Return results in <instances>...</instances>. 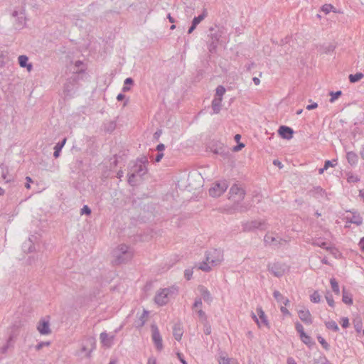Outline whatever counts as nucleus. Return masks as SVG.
Listing matches in <instances>:
<instances>
[{"instance_id": "obj_46", "label": "nucleus", "mask_w": 364, "mask_h": 364, "mask_svg": "<svg viewBox=\"0 0 364 364\" xmlns=\"http://www.w3.org/2000/svg\"><path fill=\"white\" fill-rule=\"evenodd\" d=\"M164 156V154L163 153H160L157 156H156V162H159L162 158Z\"/></svg>"}, {"instance_id": "obj_17", "label": "nucleus", "mask_w": 364, "mask_h": 364, "mask_svg": "<svg viewBox=\"0 0 364 364\" xmlns=\"http://www.w3.org/2000/svg\"><path fill=\"white\" fill-rule=\"evenodd\" d=\"M199 291L203 299L207 302H210L211 296L210 292L204 287H200Z\"/></svg>"}, {"instance_id": "obj_6", "label": "nucleus", "mask_w": 364, "mask_h": 364, "mask_svg": "<svg viewBox=\"0 0 364 364\" xmlns=\"http://www.w3.org/2000/svg\"><path fill=\"white\" fill-rule=\"evenodd\" d=\"M49 318H42L37 326V329L41 334H49L50 333V326H49Z\"/></svg>"}, {"instance_id": "obj_32", "label": "nucleus", "mask_w": 364, "mask_h": 364, "mask_svg": "<svg viewBox=\"0 0 364 364\" xmlns=\"http://www.w3.org/2000/svg\"><path fill=\"white\" fill-rule=\"evenodd\" d=\"M341 94H342L341 91H337L336 92H331L330 93V95L331 97L330 99V102H333L341 95Z\"/></svg>"}, {"instance_id": "obj_10", "label": "nucleus", "mask_w": 364, "mask_h": 364, "mask_svg": "<svg viewBox=\"0 0 364 364\" xmlns=\"http://www.w3.org/2000/svg\"><path fill=\"white\" fill-rule=\"evenodd\" d=\"M269 269L277 277L282 275L284 272V267L277 263H273L270 264Z\"/></svg>"}, {"instance_id": "obj_43", "label": "nucleus", "mask_w": 364, "mask_h": 364, "mask_svg": "<svg viewBox=\"0 0 364 364\" xmlns=\"http://www.w3.org/2000/svg\"><path fill=\"white\" fill-rule=\"evenodd\" d=\"M90 209L88 208V206L85 205L82 209V213H86L89 215L90 213Z\"/></svg>"}, {"instance_id": "obj_11", "label": "nucleus", "mask_w": 364, "mask_h": 364, "mask_svg": "<svg viewBox=\"0 0 364 364\" xmlns=\"http://www.w3.org/2000/svg\"><path fill=\"white\" fill-rule=\"evenodd\" d=\"M100 338L101 343L104 346H105L107 347H110L112 344V342L114 340V336H109L107 333L103 332L100 334Z\"/></svg>"}, {"instance_id": "obj_22", "label": "nucleus", "mask_w": 364, "mask_h": 364, "mask_svg": "<svg viewBox=\"0 0 364 364\" xmlns=\"http://www.w3.org/2000/svg\"><path fill=\"white\" fill-rule=\"evenodd\" d=\"M364 77L363 74L361 73H357L354 75H349V80L350 82L354 83L356 82L360 81L361 79H363Z\"/></svg>"}, {"instance_id": "obj_8", "label": "nucleus", "mask_w": 364, "mask_h": 364, "mask_svg": "<svg viewBox=\"0 0 364 364\" xmlns=\"http://www.w3.org/2000/svg\"><path fill=\"white\" fill-rule=\"evenodd\" d=\"M279 134L284 139H290L293 137V130L291 128L286 126H282L278 130Z\"/></svg>"}, {"instance_id": "obj_15", "label": "nucleus", "mask_w": 364, "mask_h": 364, "mask_svg": "<svg viewBox=\"0 0 364 364\" xmlns=\"http://www.w3.org/2000/svg\"><path fill=\"white\" fill-rule=\"evenodd\" d=\"M342 301L343 303L348 305H351L353 304L352 295L348 291H346L344 289L343 290V297Z\"/></svg>"}, {"instance_id": "obj_26", "label": "nucleus", "mask_w": 364, "mask_h": 364, "mask_svg": "<svg viewBox=\"0 0 364 364\" xmlns=\"http://www.w3.org/2000/svg\"><path fill=\"white\" fill-rule=\"evenodd\" d=\"M173 336L177 341H180L183 336V331L179 326H175L173 328Z\"/></svg>"}, {"instance_id": "obj_49", "label": "nucleus", "mask_w": 364, "mask_h": 364, "mask_svg": "<svg viewBox=\"0 0 364 364\" xmlns=\"http://www.w3.org/2000/svg\"><path fill=\"white\" fill-rule=\"evenodd\" d=\"M287 363L288 364H297L295 361V360L292 358H289L288 360H287Z\"/></svg>"}, {"instance_id": "obj_55", "label": "nucleus", "mask_w": 364, "mask_h": 364, "mask_svg": "<svg viewBox=\"0 0 364 364\" xmlns=\"http://www.w3.org/2000/svg\"><path fill=\"white\" fill-rule=\"evenodd\" d=\"M240 138H241V136L240 134H236L235 136V140L237 141V142H239V141L240 140Z\"/></svg>"}, {"instance_id": "obj_57", "label": "nucleus", "mask_w": 364, "mask_h": 364, "mask_svg": "<svg viewBox=\"0 0 364 364\" xmlns=\"http://www.w3.org/2000/svg\"><path fill=\"white\" fill-rule=\"evenodd\" d=\"M326 170H327V169L324 168V167H323V168L319 169L318 172L320 174H322V173H323L324 171H326Z\"/></svg>"}, {"instance_id": "obj_12", "label": "nucleus", "mask_w": 364, "mask_h": 364, "mask_svg": "<svg viewBox=\"0 0 364 364\" xmlns=\"http://www.w3.org/2000/svg\"><path fill=\"white\" fill-rule=\"evenodd\" d=\"M244 191L242 189L238 188L237 186H233L230 189V198H232V200H237L235 196H237L238 199H242L244 198Z\"/></svg>"}, {"instance_id": "obj_30", "label": "nucleus", "mask_w": 364, "mask_h": 364, "mask_svg": "<svg viewBox=\"0 0 364 364\" xmlns=\"http://www.w3.org/2000/svg\"><path fill=\"white\" fill-rule=\"evenodd\" d=\"M326 326L328 328L331 329L334 331H338L339 330V328L337 325V323L335 321H329L326 323Z\"/></svg>"}, {"instance_id": "obj_58", "label": "nucleus", "mask_w": 364, "mask_h": 364, "mask_svg": "<svg viewBox=\"0 0 364 364\" xmlns=\"http://www.w3.org/2000/svg\"><path fill=\"white\" fill-rule=\"evenodd\" d=\"M360 154H361V157L362 159L364 160V146L363 147L362 149V151L360 152Z\"/></svg>"}, {"instance_id": "obj_37", "label": "nucleus", "mask_w": 364, "mask_h": 364, "mask_svg": "<svg viewBox=\"0 0 364 364\" xmlns=\"http://www.w3.org/2000/svg\"><path fill=\"white\" fill-rule=\"evenodd\" d=\"M340 323L343 328H347L349 326V320L348 318L343 317L341 319Z\"/></svg>"}, {"instance_id": "obj_29", "label": "nucleus", "mask_w": 364, "mask_h": 364, "mask_svg": "<svg viewBox=\"0 0 364 364\" xmlns=\"http://www.w3.org/2000/svg\"><path fill=\"white\" fill-rule=\"evenodd\" d=\"M347 181L348 183H356L359 181V178L357 175H355L352 173H348L347 174Z\"/></svg>"}, {"instance_id": "obj_2", "label": "nucleus", "mask_w": 364, "mask_h": 364, "mask_svg": "<svg viewBox=\"0 0 364 364\" xmlns=\"http://www.w3.org/2000/svg\"><path fill=\"white\" fill-rule=\"evenodd\" d=\"M174 293L173 289H163L158 291L155 296V302L159 305L163 306L167 304L169 298Z\"/></svg>"}, {"instance_id": "obj_45", "label": "nucleus", "mask_w": 364, "mask_h": 364, "mask_svg": "<svg viewBox=\"0 0 364 364\" xmlns=\"http://www.w3.org/2000/svg\"><path fill=\"white\" fill-rule=\"evenodd\" d=\"M165 149V146L164 144H159L157 147H156V149L159 151H164Z\"/></svg>"}, {"instance_id": "obj_44", "label": "nucleus", "mask_w": 364, "mask_h": 364, "mask_svg": "<svg viewBox=\"0 0 364 364\" xmlns=\"http://www.w3.org/2000/svg\"><path fill=\"white\" fill-rule=\"evenodd\" d=\"M359 246L361 249V250L364 252V237H363L360 242H359Z\"/></svg>"}, {"instance_id": "obj_39", "label": "nucleus", "mask_w": 364, "mask_h": 364, "mask_svg": "<svg viewBox=\"0 0 364 364\" xmlns=\"http://www.w3.org/2000/svg\"><path fill=\"white\" fill-rule=\"evenodd\" d=\"M280 310H281L282 313L284 315H287V316H289V315H290V312H289V310L286 308V306H284V304H281Z\"/></svg>"}, {"instance_id": "obj_38", "label": "nucleus", "mask_w": 364, "mask_h": 364, "mask_svg": "<svg viewBox=\"0 0 364 364\" xmlns=\"http://www.w3.org/2000/svg\"><path fill=\"white\" fill-rule=\"evenodd\" d=\"M185 277L186 279L189 280L192 277L193 270L192 269H186L184 273Z\"/></svg>"}, {"instance_id": "obj_3", "label": "nucleus", "mask_w": 364, "mask_h": 364, "mask_svg": "<svg viewBox=\"0 0 364 364\" xmlns=\"http://www.w3.org/2000/svg\"><path fill=\"white\" fill-rule=\"evenodd\" d=\"M228 188L225 182L216 183L209 190V194L213 197H218L222 195Z\"/></svg>"}, {"instance_id": "obj_13", "label": "nucleus", "mask_w": 364, "mask_h": 364, "mask_svg": "<svg viewBox=\"0 0 364 364\" xmlns=\"http://www.w3.org/2000/svg\"><path fill=\"white\" fill-rule=\"evenodd\" d=\"M274 297L280 304L287 306L289 304V300L287 298L283 296L282 294L277 291L274 292Z\"/></svg>"}, {"instance_id": "obj_33", "label": "nucleus", "mask_w": 364, "mask_h": 364, "mask_svg": "<svg viewBox=\"0 0 364 364\" xmlns=\"http://www.w3.org/2000/svg\"><path fill=\"white\" fill-rule=\"evenodd\" d=\"M325 297H326L328 304L331 307H334L335 302H334L332 295L327 294Z\"/></svg>"}, {"instance_id": "obj_7", "label": "nucleus", "mask_w": 364, "mask_h": 364, "mask_svg": "<svg viewBox=\"0 0 364 364\" xmlns=\"http://www.w3.org/2000/svg\"><path fill=\"white\" fill-rule=\"evenodd\" d=\"M299 318L306 324L312 323V316L310 311L306 309H301L298 311Z\"/></svg>"}, {"instance_id": "obj_31", "label": "nucleus", "mask_w": 364, "mask_h": 364, "mask_svg": "<svg viewBox=\"0 0 364 364\" xmlns=\"http://www.w3.org/2000/svg\"><path fill=\"white\" fill-rule=\"evenodd\" d=\"M133 84V80L132 78L129 77V78H127L125 80H124V85L123 87V91L124 92H127V91H129L130 90V87H128V85H131Z\"/></svg>"}, {"instance_id": "obj_25", "label": "nucleus", "mask_w": 364, "mask_h": 364, "mask_svg": "<svg viewBox=\"0 0 364 364\" xmlns=\"http://www.w3.org/2000/svg\"><path fill=\"white\" fill-rule=\"evenodd\" d=\"M66 143V139H64L62 141L61 144H57L55 146V151H54V156L55 158H58L60 155V152L62 149V148L63 147V146L65 145V144Z\"/></svg>"}, {"instance_id": "obj_60", "label": "nucleus", "mask_w": 364, "mask_h": 364, "mask_svg": "<svg viewBox=\"0 0 364 364\" xmlns=\"http://www.w3.org/2000/svg\"><path fill=\"white\" fill-rule=\"evenodd\" d=\"M26 180H27V181H28V183L32 182L31 178L30 177H28V176H27V177H26Z\"/></svg>"}, {"instance_id": "obj_51", "label": "nucleus", "mask_w": 364, "mask_h": 364, "mask_svg": "<svg viewBox=\"0 0 364 364\" xmlns=\"http://www.w3.org/2000/svg\"><path fill=\"white\" fill-rule=\"evenodd\" d=\"M49 345V343H40L37 346V349H41L43 346H48Z\"/></svg>"}, {"instance_id": "obj_19", "label": "nucleus", "mask_w": 364, "mask_h": 364, "mask_svg": "<svg viewBox=\"0 0 364 364\" xmlns=\"http://www.w3.org/2000/svg\"><path fill=\"white\" fill-rule=\"evenodd\" d=\"M321 296L318 291H314V292L310 295V301L312 303L317 304L321 301Z\"/></svg>"}, {"instance_id": "obj_36", "label": "nucleus", "mask_w": 364, "mask_h": 364, "mask_svg": "<svg viewBox=\"0 0 364 364\" xmlns=\"http://www.w3.org/2000/svg\"><path fill=\"white\" fill-rule=\"evenodd\" d=\"M318 342L321 343V345L323 346V348H324L325 349H328V343L325 341V339L321 336H318Z\"/></svg>"}, {"instance_id": "obj_1", "label": "nucleus", "mask_w": 364, "mask_h": 364, "mask_svg": "<svg viewBox=\"0 0 364 364\" xmlns=\"http://www.w3.org/2000/svg\"><path fill=\"white\" fill-rule=\"evenodd\" d=\"M223 259L222 251L212 250L207 252L205 261L200 263L198 268L204 272L210 271L213 267L218 265Z\"/></svg>"}, {"instance_id": "obj_4", "label": "nucleus", "mask_w": 364, "mask_h": 364, "mask_svg": "<svg viewBox=\"0 0 364 364\" xmlns=\"http://www.w3.org/2000/svg\"><path fill=\"white\" fill-rule=\"evenodd\" d=\"M257 313L258 317L253 314L252 318L255 320V321L257 323L258 326L259 328L262 326H269L268 320L267 318V316L265 315L264 311L262 309V308H257Z\"/></svg>"}, {"instance_id": "obj_23", "label": "nucleus", "mask_w": 364, "mask_h": 364, "mask_svg": "<svg viewBox=\"0 0 364 364\" xmlns=\"http://www.w3.org/2000/svg\"><path fill=\"white\" fill-rule=\"evenodd\" d=\"M299 338L301 341L307 346H311L313 344L311 338L306 333L300 335Z\"/></svg>"}, {"instance_id": "obj_54", "label": "nucleus", "mask_w": 364, "mask_h": 364, "mask_svg": "<svg viewBox=\"0 0 364 364\" xmlns=\"http://www.w3.org/2000/svg\"><path fill=\"white\" fill-rule=\"evenodd\" d=\"M196 26H194V24L192 25V26L188 30V33H191L193 30L196 28Z\"/></svg>"}, {"instance_id": "obj_35", "label": "nucleus", "mask_w": 364, "mask_h": 364, "mask_svg": "<svg viewBox=\"0 0 364 364\" xmlns=\"http://www.w3.org/2000/svg\"><path fill=\"white\" fill-rule=\"evenodd\" d=\"M205 16V15L203 14L197 17H195L193 20V24H194V26H197L199 23H200V21H202L204 19Z\"/></svg>"}, {"instance_id": "obj_24", "label": "nucleus", "mask_w": 364, "mask_h": 364, "mask_svg": "<svg viewBox=\"0 0 364 364\" xmlns=\"http://www.w3.org/2000/svg\"><path fill=\"white\" fill-rule=\"evenodd\" d=\"M9 170L6 167L0 165V179L2 178L4 180H6V181H9L8 179Z\"/></svg>"}, {"instance_id": "obj_40", "label": "nucleus", "mask_w": 364, "mask_h": 364, "mask_svg": "<svg viewBox=\"0 0 364 364\" xmlns=\"http://www.w3.org/2000/svg\"><path fill=\"white\" fill-rule=\"evenodd\" d=\"M336 164H333L331 161H326L325 164H324V168L328 169L329 167H334L336 166Z\"/></svg>"}, {"instance_id": "obj_41", "label": "nucleus", "mask_w": 364, "mask_h": 364, "mask_svg": "<svg viewBox=\"0 0 364 364\" xmlns=\"http://www.w3.org/2000/svg\"><path fill=\"white\" fill-rule=\"evenodd\" d=\"M244 147H245V144L243 143H239V144L237 146H235L233 148V151H240Z\"/></svg>"}, {"instance_id": "obj_20", "label": "nucleus", "mask_w": 364, "mask_h": 364, "mask_svg": "<svg viewBox=\"0 0 364 364\" xmlns=\"http://www.w3.org/2000/svg\"><path fill=\"white\" fill-rule=\"evenodd\" d=\"M222 100V99L218 97H215L213 100L212 107L215 113H218L219 112Z\"/></svg>"}, {"instance_id": "obj_16", "label": "nucleus", "mask_w": 364, "mask_h": 364, "mask_svg": "<svg viewBox=\"0 0 364 364\" xmlns=\"http://www.w3.org/2000/svg\"><path fill=\"white\" fill-rule=\"evenodd\" d=\"M28 58L26 55H20L18 58V62L21 67H27V69L28 71H31V65L27 64L28 63Z\"/></svg>"}, {"instance_id": "obj_9", "label": "nucleus", "mask_w": 364, "mask_h": 364, "mask_svg": "<svg viewBox=\"0 0 364 364\" xmlns=\"http://www.w3.org/2000/svg\"><path fill=\"white\" fill-rule=\"evenodd\" d=\"M193 309L196 312L200 318L205 320L206 318L205 312L202 310V301L200 299H196L194 302Z\"/></svg>"}, {"instance_id": "obj_63", "label": "nucleus", "mask_w": 364, "mask_h": 364, "mask_svg": "<svg viewBox=\"0 0 364 364\" xmlns=\"http://www.w3.org/2000/svg\"><path fill=\"white\" fill-rule=\"evenodd\" d=\"M269 239H270V237H269V236H266V237H265V240H266L267 242H268Z\"/></svg>"}, {"instance_id": "obj_62", "label": "nucleus", "mask_w": 364, "mask_h": 364, "mask_svg": "<svg viewBox=\"0 0 364 364\" xmlns=\"http://www.w3.org/2000/svg\"><path fill=\"white\" fill-rule=\"evenodd\" d=\"M26 188H28V189H29V188H31V186H30V183H28L26 185Z\"/></svg>"}, {"instance_id": "obj_28", "label": "nucleus", "mask_w": 364, "mask_h": 364, "mask_svg": "<svg viewBox=\"0 0 364 364\" xmlns=\"http://www.w3.org/2000/svg\"><path fill=\"white\" fill-rule=\"evenodd\" d=\"M330 284H331V288H332L333 291L336 294H339V293H340V289H339L338 284V282H336V280L334 278H331V279H330Z\"/></svg>"}, {"instance_id": "obj_48", "label": "nucleus", "mask_w": 364, "mask_h": 364, "mask_svg": "<svg viewBox=\"0 0 364 364\" xmlns=\"http://www.w3.org/2000/svg\"><path fill=\"white\" fill-rule=\"evenodd\" d=\"M252 80L256 85H259L260 84V80L257 77H253Z\"/></svg>"}, {"instance_id": "obj_64", "label": "nucleus", "mask_w": 364, "mask_h": 364, "mask_svg": "<svg viewBox=\"0 0 364 364\" xmlns=\"http://www.w3.org/2000/svg\"><path fill=\"white\" fill-rule=\"evenodd\" d=\"M331 249V251L334 253V252H336V250H335L334 248H330Z\"/></svg>"}, {"instance_id": "obj_21", "label": "nucleus", "mask_w": 364, "mask_h": 364, "mask_svg": "<svg viewBox=\"0 0 364 364\" xmlns=\"http://www.w3.org/2000/svg\"><path fill=\"white\" fill-rule=\"evenodd\" d=\"M321 11L325 13L326 14H329L330 12L333 11L334 13H336L337 11L336 9V8L332 5V4H324L322 7H321Z\"/></svg>"}, {"instance_id": "obj_52", "label": "nucleus", "mask_w": 364, "mask_h": 364, "mask_svg": "<svg viewBox=\"0 0 364 364\" xmlns=\"http://www.w3.org/2000/svg\"><path fill=\"white\" fill-rule=\"evenodd\" d=\"M359 196L364 200V189L360 191Z\"/></svg>"}, {"instance_id": "obj_18", "label": "nucleus", "mask_w": 364, "mask_h": 364, "mask_svg": "<svg viewBox=\"0 0 364 364\" xmlns=\"http://www.w3.org/2000/svg\"><path fill=\"white\" fill-rule=\"evenodd\" d=\"M346 157H347L348 161L350 164L354 165L357 163L358 156L355 153H354L353 151L348 152Z\"/></svg>"}, {"instance_id": "obj_50", "label": "nucleus", "mask_w": 364, "mask_h": 364, "mask_svg": "<svg viewBox=\"0 0 364 364\" xmlns=\"http://www.w3.org/2000/svg\"><path fill=\"white\" fill-rule=\"evenodd\" d=\"M147 364H156V360L154 358H149Z\"/></svg>"}, {"instance_id": "obj_42", "label": "nucleus", "mask_w": 364, "mask_h": 364, "mask_svg": "<svg viewBox=\"0 0 364 364\" xmlns=\"http://www.w3.org/2000/svg\"><path fill=\"white\" fill-rule=\"evenodd\" d=\"M317 107H318V104L316 102H314L311 105H307L306 109L308 110H311V109L317 108Z\"/></svg>"}, {"instance_id": "obj_27", "label": "nucleus", "mask_w": 364, "mask_h": 364, "mask_svg": "<svg viewBox=\"0 0 364 364\" xmlns=\"http://www.w3.org/2000/svg\"><path fill=\"white\" fill-rule=\"evenodd\" d=\"M225 91H226L225 88L223 86H221V85L218 86L215 90V97H218V98L223 100V97L224 94L225 93Z\"/></svg>"}, {"instance_id": "obj_5", "label": "nucleus", "mask_w": 364, "mask_h": 364, "mask_svg": "<svg viewBox=\"0 0 364 364\" xmlns=\"http://www.w3.org/2000/svg\"><path fill=\"white\" fill-rule=\"evenodd\" d=\"M151 337L157 350H161L163 348L162 338L156 326H151Z\"/></svg>"}, {"instance_id": "obj_34", "label": "nucleus", "mask_w": 364, "mask_h": 364, "mask_svg": "<svg viewBox=\"0 0 364 364\" xmlns=\"http://www.w3.org/2000/svg\"><path fill=\"white\" fill-rule=\"evenodd\" d=\"M295 328L296 331L299 333V336L305 333L303 326L299 322H296L295 323Z\"/></svg>"}, {"instance_id": "obj_56", "label": "nucleus", "mask_w": 364, "mask_h": 364, "mask_svg": "<svg viewBox=\"0 0 364 364\" xmlns=\"http://www.w3.org/2000/svg\"><path fill=\"white\" fill-rule=\"evenodd\" d=\"M168 18L171 23H174L175 21H174L173 18L171 17V16L170 14L168 15Z\"/></svg>"}, {"instance_id": "obj_61", "label": "nucleus", "mask_w": 364, "mask_h": 364, "mask_svg": "<svg viewBox=\"0 0 364 364\" xmlns=\"http://www.w3.org/2000/svg\"><path fill=\"white\" fill-rule=\"evenodd\" d=\"M134 177V175H132V176H130L129 178V182L131 183L132 182V178Z\"/></svg>"}, {"instance_id": "obj_59", "label": "nucleus", "mask_w": 364, "mask_h": 364, "mask_svg": "<svg viewBox=\"0 0 364 364\" xmlns=\"http://www.w3.org/2000/svg\"><path fill=\"white\" fill-rule=\"evenodd\" d=\"M4 194V190L0 187V196H2Z\"/></svg>"}, {"instance_id": "obj_53", "label": "nucleus", "mask_w": 364, "mask_h": 364, "mask_svg": "<svg viewBox=\"0 0 364 364\" xmlns=\"http://www.w3.org/2000/svg\"><path fill=\"white\" fill-rule=\"evenodd\" d=\"M124 98V95L122 94H119L117 97L118 100H122Z\"/></svg>"}, {"instance_id": "obj_14", "label": "nucleus", "mask_w": 364, "mask_h": 364, "mask_svg": "<svg viewBox=\"0 0 364 364\" xmlns=\"http://www.w3.org/2000/svg\"><path fill=\"white\" fill-rule=\"evenodd\" d=\"M219 364H239L237 360L227 356H220L218 359Z\"/></svg>"}, {"instance_id": "obj_47", "label": "nucleus", "mask_w": 364, "mask_h": 364, "mask_svg": "<svg viewBox=\"0 0 364 364\" xmlns=\"http://www.w3.org/2000/svg\"><path fill=\"white\" fill-rule=\"evenodd\" d=\"M177 356L183 364H187L186 361L182 358V355L181 353H177Z\"/></svg>"}]
</instances>
